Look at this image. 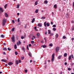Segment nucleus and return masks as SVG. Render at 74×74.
<instances>
[{
  "label": "nucleus",
  "mask_w": 74,
  "mask_h": 74,
  "mask_svg": "<svg viewBox=\"0 0 74 74\" xmlns=\"http://www.w3.org/2000/svg\"><path fill=\"white\" fill-rule=\"evenodd\" d=\"M31 43H32V44H34V42L33 41H31Z\"/></svg>",
  "instance_id": "09e8293b"
},
{
  "label": "nucleus",
  "mask_w": 74,
  "mask_h": 74,
  "mask_svg": "<svg viewBox=\"0 0 74 74\" xmlns=\"http://www.w3.org/2000/svg\"><path fill=\"white\" fill-rule=\"evenodd\" d=\"M38 9H37L35 11V13H36V14H37V13H38Z\"/></svg>",
  "instance_id": "2eb2a0df"
},
{
  "label": "nucleus",
  "mask_w": 74,
  "mask_h": 74,
  "mask_svg": "<svg viewBox=\"0 0 74 74\" xmlns=\"http://www.w3.org/2000/svg\"><path fill=\"white\" fill-rule=\"evenodd\" d=\"M1 37L2 38H4V36L2 34L1 35Z\"/></svg>",
  "instance_id": "2f4dec72"
},
{
  "label": "nucleus",
  "mask_w": 74,
  "mask_h": 74,
  "mask_svg": "<svg viewBox=\"0 0 74 74\" xmlns=\"http://www.w3.org/2000/svg\"><path fill=\"white\" fill-rule=\"evenodd\" d=\"M67 63L66 62L65 63V65H67Z\"/></svg>",
  "instance_id": "bf43d9fd"
},
{
  "label": "nucleus",
  "mask_w": 74,
  "mask_h": 74,
  "mask_svg": "<svg viewBox=\"0 0 74 74\" xmlns=\"http://www.w3.org/2000/svg\"><path fill=\"white\" fill-rule=\"evenodd\" d=\"M61 58H62V56H60L58 57V59H61Z\"/></svg>",
  "instance_id": "c85d7f7f"
},
{
  "label": "nucleus",
  "mask_w": 74,
  "mask_h": 74,
  "mask_svg": "<svg viewBox=\"0 0 74 74\" xmlns=\"http://www.w3.org/2000/svg\"><path fill=\"white\" fill-rule=\"evenodd\" d=\"M32 46V45H31V44H30L29 45V47H31Z\"/></svg>",
  "instance_id": "680f3d73"
},
{
  "label": "nucleus",
  "mask_w": 74,
  "mask_h": 74,
  "mask_svg": "<svg viewBox=\"0 0 74 74\" xmlns=\"http://www.w3.org/2000/svg\"><path fill=\"white\" fill-rule=\"evenodd\" d=\"M73 7H74V3L73 2Z\"/></svg>",
  "instance_id": "774afa93"
},
{
  "label": "nucleus",
  "mask_w": 74,
  "mask_h": 74,
  "mask_svg": "<svg viewBox=\"0 0 74 74\" xmlns=\"http://www.w3.org/2000/svg\"><path fill=\"white\" fill-rule=\"evenodd\" d=\"M16 39L17 40H18V36H16Z\"/></svg>",
  "instance_id": "49530a36"
},
{
  "label": "nucleus",
  "mask_w": 74,
  "mask_h": 74,
  "mask_svg": "<svg viewBox=\"0 0 74 74\" xmlns=\"http://www.w3.org/2000/svg\"><path fill=\"white\" fill-rule=\"evenodd\" d=\"M54 8H55V9H56V8H57V6L56 5H54Z\"/></svg>",
  "instance_id": "aec40b11"
},
{
  "label": "nucleus",
  "mask_w": 74,
  "mask_h": 74,
  "mask_svg": "<svg viewBox=\"0 0 74 74\" xmlns=\"http://www.w3.org/2000/svg\"><path fill=\"white\" fill-rule=\"evenodd\" d=\"M72 30H74V27H72Z\"/></svg>",
  "instance_id": "864d4df0"
},
{
  "label": "nucleus",
  "mask_w": 74,
  "mask_h": 74,
  "mask_svg": "<svg viewBox=\"0 0 74 74\" xmlns=\"http://www.w3.org/2000/svg\"><path fill=\"white\" fill-rule=\"evenodd\" d=\"M33 38H34V39H35V36H33Z\"/></svg>",
  "instance_id": "69168bd1"
},
{
  "label": "nucleus",
  "mask_w": 74,
  "mask_h": 74,
  "mask_svg": "<svg viewBox=\"0 0 74 74\" xmlns=\"http://www.w3.org/2000/svg\"><path fill=\"white\" fill-rule=\"evenodd\" d=\"M25 73H27V70H25Z\"/></svg>",
  "instance_id": "5fc2aeb1"
},
{
  "label": "nucleus",
  "mask_w": 74,
  "mask_h": 74,
  "mask_svg": "<svg viewBox=\"0 0 74 74\" xmlns=\"http://www.w3.org/2000/svg\"><path fill=\"white\" fill-rule=\"evenodd\" d=\"M37 37H40V34L38 33L37 34Z\"/></svg>",
  "instance_id": "f8f14e48"
},
{
  "label": "nucleus",
  "mask_w": 74,
  "mask_h": 74,
  "mask_svg": "<svg viewBox=\"0 0 74 74\" xmlns=\"http://www.w3.org/2000/svg\"><path fill=\"white\" fill-rule=\"evenodd\" d=\"M41 19H45V17H42L41 18Z\"/></svg>",
  "instance_id": "58836bf2"
},
{
  "label": "nucleus",
  "mask_w": 74,
  "mask_h": 74,
  "mask_svg": "<svg viewBox=\"0 0 74 74\" xmlns=\"http://www.w3.org/2000/svg\"><path fill=\"white\" fill-rule=\"evenodd\" d=\"M68 70L69 71H71V68H69L68 69Z\"/></svg>",
  "instance_id": "72a5a7b5"
},
{
  "label": "nucleus",
  "mask_w": 74,
  "mask_h": 74,
  "mask_svg": "<svg viewBox=\"0 0 74 74\" xmlns=\"http://www.w3.org/2000/svg\"><path fill=\"white\" fill-rule=\"evenodd\" d=\"M63 39H66V37L65 36H64L63 37Z\"/></svg>",
  "instance_id": "4c0bfd02"
},
{
  "label": "nucleus",
  "mask_w": 74,
  "mask_h": 74,
  "mask_svg": "<svg viewBox=\"0 0 74 74\" xmlns=\"http://www.w3.org/2000/svg\"><path fill=\"white\" fill-rule=\"evenodd\" d=\"M2 62H7V60L5 59H3L2 60Z\"/></svg>",
  "instance_id": "1a4fd4ad"
},
{
  "label": "nucleus",
  "mask_w": 74,
  "mask_h": 74,
  "mask_svg": "<svg viewBox=\"0 0 74 74\" xmlns=\"http://www.w3.org/2000/svg\"><path fill=\"white\" fill-rule=\"evenodd\" d=\"M14 49H16L17 48V46H16V45H15L14 46Z\"/></svg>",
  "instance_id": "412c9836"
},
{
  "label": "nucleus",
  "mask_w": 74,
  "mask_h": 74,
  "mask_svg": "<svg viewBox=\"0 0 74 74\" xmlns=\"http://www.w3.org/2000/svg\"><path fill=\"white\" fill-rule=\"evenodd\" d=\"M6 22L7 19L5 18H4L2 21V26H4L5 25V24Z\"/></svg>",
  "instance_id": "f257e3e1"
},
{
  "label": "nucleus",
  "mask_w": 74,
  "mask_h": 74,
  "mask_svg": "<svg viewBox=\"0 0 74 74\" xmlns=\"http://www.w3.org/2000/svg\"><path fill=\"white\" fill-rule=\"evenodd\" d=\"M21 39H23V38H24V36H21Z\"/></svg>",
  "instance_id": "8fccbe9b"
},
{
  "label": "nucleus",
  "mask_w": 74,
  "mask_h": 74,
  "mask_svg": "<svg viewBox=\"0 0 74 74\" xmlns=\"http://www.w3.org/2000/svg\"><path fill=\"white\" fill-rule=\"evenodd\" d=\"M43 47V48H46V46L45 45L41 46V47Z\"/></svg>",
  "instance_id": "bb28decb"
},
{
  "label": "nucleus",
  "mask_w": 74,
  "mask_h": 74,
  "mask_svg": "<svg viewBox=\"0 0 74 74\" xmlns=\"http://www.w3.org/2000/svg\"><path fill=\"white\" fill-rule=\"evenodd\" d=\"M0 11H1V12H3V9H2V8H0Z\"/></svg>",
  "instance_id": "ddd939ff"
},
{
  "label": "nucleus",
  "mask_w": 74,
  "mask_h": 74,
  "mask_svg": "<svg viewBox=\"0 0 74 74\" xmlns=\"http://www.w3.org/2000/svg\"><path fill=\"white\" fill-rule=\"evenodd\" d=\"M71 57L72 59H74V56H73V55H71Z\"/></svg>",
  "instance_id": "f704fd0d"
},
{
  "label": "nucleus",
  "mask_w": 74,
  "mask_h": 74,
  "mask_svg": "<svg viewBox=\"0 0 74 74\" xmlns=\"http://www.w3.org/2000/svg\"><path fill=\"white\" fill-rule=\"evenodd\" d=\"M22 49H23V50H24V49H25V48L24 47H23L22 48Z\"/></svg>",
  "instance_id": "e2e57ef3"
},
{
  "label": "nucleus",
  "mask_w": 74,
  "mask_h": 74,
  "mask_svg": "<svg viewBox=\"0 0 74 74\" xmlns=\"http://www.w3.org/2000/svg\"><path fill=\"white\" fill-rule=\"evenodd\" d=\"M51 25H53V22H51Z\"/></svg>",
  "instance_id": "338daca9"
},
{
  "label": "nucleus",
  "mask_w": 74,
  "mask_h": 74,
  "mask_svg": "<svg viewBox=\"0 0 74 74\" xmlns=\"http://www.w3.org/2000/svg\"><path fill=\"white\" fill-rule=\"evenodd\" d=\"M34 21H35V19L34 18H33V19L32 21V23H34Z\"/></svg>",
  "instance_id": "a211bd4d"
},
{
  "label": "nucleus",
  "mask_w": 74,
  "mask_h": 74,
  "mask_svg": "<svg viewBox=\"0 0 74 74\" xmlns=\"http://www.w3.org/2000/svg\"><path fill=\"white\" fill-rule=\"evenodd\" d=\"M34 29H35V30H36V29H37V27H34Z\"/></svg>",
  "instance_id": "052dcab7"
},
{
  "label": "nucleus",
  "mask_w": 74,
  "mask_h": 74,
  "mask_svg": "<svg viewBox=\"0 0 74 74\" xmlns=\"http://www.w3.org/2000/svg\"><path fill=\"white\" fill-rule=\"evenodd\" d=\"M52 16H53V15H54V13L53 12H52Z\"/></svg>",
  "instance_id": "c03bdc74"
},
{
  "label": "nucleus",
  "mask_w": 74,
  "mask_h": 74,
  "mask_svg": "<svg viewBox=\"0 0 74 74\" xmlns=\"http://www.w3.org/2000/svg\"><path fill=\"white\" fill-rule=\"evenodd\" d=\"M41 24H39L38 25V26L39 27H41Z\"/></svg>",
  "instance_id": "7c9ffc66"
},
{
  "label": "nucleus",
  "mask_w": 74,
  "mask_h": 74,
  "mask_svg": "<svg viewBox=\"0 0 74 74\" xmlns=\"http://www.w3.org/2000/svg\"><path fill=\"white\" fill-rule=\"evenodd\" d=\"M53 33H50V37H51L52 36H53Z\"/></svg>",
  "instance_id": "b1692460"
},
{
  "label": "nucleus",
  "mask_w": 74,
  "mask_h": 74,
  "mask_svg": "<svg viewBox=\"0 0 74 74\" xmlns=\"http://www.w3.org/2000/svg\"><path fill=\"white\" fill-rule=\"evenodd\" d=\"M20 5L19 4H18V5H17V8H19V6Z\"/></svg>",
  "instance_id": "c756f323"
},
{
  "label": "nucleus",
  "mask_w": 74,
  "mask_h": 74,
  "mask_svg": "<svg viewBox=\"0 0 74 74\" xmlns=\"http://www.w3.org/2000/svg\"><path fill=\"white\" fill-rule=\"evenodd\" d=\"M7 8V4H6L4 6V8L5 9Z\"/></svg>",
  "instance_id": "a19ab883"
},
{
  "label": "nucleus",
  "mask_w": 74,
  "mask_h": 74,
  "mask_svg": "<svg viewBox=\"0 0 74 74\" xmlns=\"http://www.w3.org/2000/svg\"><path fill=\"white\" fill-rule=\"evenodd\" d=\"M16 64L17 65H18V63H19V61H18V60H16Z\"/></svg>",
  "instance_id": "9d476101"
},
{
  "label": "nucleus",
  "mask_w": 74,
  "mask_h": 74,
  "mask_svg": "<svg viewBox=\"0 0 74 74\" xmlns=\"http://www.w3.org/2000/svg\"><path fill=\"white\" fill-rule=\"evenodd\" d=\"M3 55H5V52H4L3 53Z\"/></svg>",
  "instance_id": "0e129e2a"
},
{
  "label": "nucleus",
  "mask_w": 74,
  "mask_h": 74,
  "mask_svg": "<svg viewBox=\"0 0 74 74\" xmlns=\"http://www.w3.org/2000/svg\"><path fill=\"white\" fill-rule=\"evenodd\" d=\"M71 56H70L69 58V60H71Z\"/></svg>",
  "instance_id": "a878e982"
},
{
  "label": "nucleus",
  "mask_w": 74,
  "mask_h": 74,
  "mask_svg": "<svg viewBox=\"0 0 74 74\" xmlns=\"http://www.w3.org/2000/svg\"><path fill=\"white\" fill-rule=\"evenodd\" d=\"M29 55L30 57H32V53L30 52L29 53Z\"/></svg>",
  "instance_id": "6e6552de"
},
{
  "label": "nucleus",
  "mask_w": 74,
  "mask_h": 74,
  "mask_svg": "<svg viewBox=\"0 0 74 74\" xmlns=\"http://www.w3.org/2000/svg\"><path fill=\"white\" fill-rule=\"evenodd\" d=\"M8 65L9 66H11L13 64V63L11 62H10L8 63Z\"/></svg>",
  "instance_id": "423d86ee"
},
{
  "label": "nucleus",
  "mask_w": 74,
  "mask_h": 74,
  "mask_svg": "<svg viewBox=\"0 0 74 74\" xmlns=\"http://www.w3.org/2000/svg\"><path fill=\"white\" fill-rule=\"evenodd\" d=\"M20 21V20H19V18H18V19H17L18 22H19Z\"/></svg>",
  "instance_id": "79ce46f5"
},
{
  "label": "nucleus",
  "mask_w": 74,
  "mask_h": 74,
  "mask_svg": "<svg viewBox=\"0 0 74 74\" xmlns=\"http://www.w3.org/2000/svg\"><path fill=\"white\" fill-rule=\"evenodd\" d=\"M12 37L11 38V41L12 42H13L14 44L15 41V36L14 35H12Z\"/></svg>",
  "instance_id": "f03ea898"
},
{
  "label": "nucleus",
  "mask_w": 74,
  "mask_h": 74,
  "mask_svg": "<svg viewBox=\"0 0 74 74\" xmlns=\"http://www.w3.org/2000/svg\"><path fill=\"white\" fill-rule=\"evenodd\" d=\"M53 46V45L52 43H50L49 45V47H52Z\"/></svg>",
  "instance_id": "4be33fe9"
},
{
  "label": "nucleus",
  "mask_w": 74,
  "mask_h": 74,
  "mask_svg": "<svg viewBox=\"0 0 74 74\" xmlns=\"http://www.w3.org/2000/svg\"><path fill=\"white\" fill-rule=\"evenodd\" d=\"M35 4V5H37V4H38V1H36Z\"/></svg>",
  "instance_id": "4468645a"
},
{
  "label": "nucleus",
  "mask_w": 74,
  "mask_h": 74,
  "mask_svg": "<svg viewBox=\"0 0 74 74\" xmlns=\"http://www.w3.org/2000/svg\"><path fill=\"white\" fill-rule=\"evenodd\" d=\"M15 53L16 55H17L18 54V53L16 51L15 52Z\"/></svg>",
  "instance_id": "ea45409f"
},
{
  "label": "nucleus",
  "mask_w": 74,
  "mask_h": 74,
  "mask_svg": "<svg viewBox=\"0 0 74 74\" xmlns=\"http://www.w3.org/2000/svg\"><path fill=\"white\" fill-rule=\"evenodd\" d=\"M53 27H56V25H54L53 26Z\"/></svg>",
  "instance_id": "37998d69"
},
{
  "label": "nucleus",
  "mask_w": 74,
  "mask_h": 74,
  "mask_svg": "<svg viewBox=\"0 0 74 74\" xmlns=\"http://www.w3.org/2000/svg\"><path fill=\"white\" fill-rule=\"evenodd\" d=\"M56 52H58L59 51V47H56Z\"/></svg>",
  "instance_id": "20e7f679"
},
{
  "label": "nucleus",
  "mask_w": 74,
  "mask_h": 74,
  "mask_svg": "<svg viewBox=\"0 0 74 74\" xmlns=\"http://www.w3.org/2000/svg\"><path fill=\"white\" fill-rule=\"evenodd\" d=\"M55 56V53H54L52 55V58L51 59V62H53V61H54V56Z\"/></svg>",
  "instance_id": "7ed1b4c3"
},
{
  "label": "nucleus",
  "mask_w": 74,
  "mask_h": 74,
  "mask_svg": "<svg viewBox=\"0 0 74 74\" xmlns=\"http://www.w3.org/2000/svg\"><path fill=\"white\" fill-rule=\"evenodd\" d=\"M55 36H56V38H58V37H59V35H58V34H57Z\"/></svg>",
  "instance_id": "9b49d317"
},
{
  "label": "nucleus",
  "mask_w": 74,
  "mask_h": 74,
  "mask_svg": "<svg viewBox=\"0 0 74 74\" xmlns=\"http://www.w3.org/2000/svg\"><path fill=\"white\" fill-rule=\"evenodd\" d=\"M3 50L4 51H7V48H6V47H5L4 48H3Z\"/></svg>",
  "instance_id": "393cba45"
},
{
  "label": "nucleus",
  "mask_w": 74,
  "mask_h": 74,
  "mask_svg": "<svg viewBox=\"0 0 74 74\" xmlns=\"http://www.w3.org/2000/svg\"><path fill=\"white\" fill-rule=\"evenodd\" d=\"M8 51H11V49L10 48V47H8Z\"/></svg>",
  "instance_id": "a18cd8bd"
},
{
  "label": "nucleus",
  "mask_w": 74,
  "mask_h": 74,
  "mask_svg": "<svg viewBox=\"0 0 74 74\" xmlns=\"http://www.w3.org/2000/svg\"><path fill=\"white\" fill-rule=\"evenodd\" d=\"M44 3H45L46 4H48V1L47 0H45L44 1Z\"/></svg>",
  "instance_id": "dca6fc26"
},
{
  "label": "nucleus",
  "mask_w": 74,
  "mask_h": 74,
  "mask_svg": "<svg viewBox=\"0 0 74 74\" xmlns=\"http://www.w3.org/2000/svg\"><path fill=\"white\" fill-rule=\"evenodd\" d=\"M19 62L21 63V60H19Z\"/></svg>",
  "instance_id": "4d7b16f0"
},
{
  "label": "nucleus",
  "mask_w": 74,
  "mask_h": 74,
  "mask_svg": "<svg viewBox=\"0 0 74 74\" xmlns=\"http://www.w3.org/2000/svg\"><path fill=\"white\" fill-rule=\"evenodd\" d=\"M27 50H29V47H28V45H27Z\"/></svg>",
  "instance_id": "3c124183"
},
{
  "label": "nucleus",
  "mask_w": 74,
  "mask_h": 74,
  "mask_svg": "<svg viewBox=\"0 0 74 74\" xmlns=\"http://www.w3.org/2000/svg\"><path fill=\"white\" fill-rule=\"evenodd\" d=\"M32 62H33V60H31L30 61V63H32Z\"/></svg>",
  "instance_id": "6e6d98bb"
},
{
  "label": "nucleus",
  "mask_w": 74,
  "mask_h": 74,
  "mask_svg": "<svg viewBox=\"0 0 74 74\" xmlns=\"http://www.w3.org/2000/svg\"><path fill=\"white\" fill-rule=\"evenodd\" d=\"M67 53H65L64 54V57H66V56H67Z\"/></svg>",
  "instance_id": "f3484780"
},
{
  "label": "nucleus",
  "mask_w": 74,
  "mask_h": 74,
  "mask_svg": "<svg viewBox=\"0 0 74 74\" xmlns=\"http://www.w3.org/2000/svg\"><path fill=\"white\" fill-rule=\"evenodd\" d=\"M14 30H15V28H13L12 29V32H14Z\"/></svg>",
  "instance_id": "473e14b6"
},
{
  "label": "nucleus",
  "mask_w": 74,
  "mask_h": 74,
  "mask_svg": "<svg viewBox=\"0 0 74 74\" xmlns=\"http://www.w3.org/2000/svg\"><path fill=\"white\" fill-rule=\"evenodd\" d=\"M21 44V41H20V40L18 41V42H17V45H20Z\"/></svg>",
  "instance_id": "39448f33"
},
{
  "label": "nucleus",
  "mask_w": 74,
  "mask_h": 74,
  "mask_svg": "<svg viewBox=\"0 0 74 74\" xmlns=\"http://www.w3.org/2000/svg\"><path fill=\"white\" fill-rule=\"evenodd\" d=\"M66 18H68V17H69V15H68V14H66Z\"/></svg>",
  "instance_id": "de8ad7c7"
},
{
  "label": "nucleus",
  "mask_w": 74,
  "mask_h": 74,
  "mask_svg": "<svg viewBox=\"0 0 74 74\" xmlns=\"http://www.w3.org/2000/svg\"><path fill=\"white\" fill-rule=\"evenodd\" d=\"M48 34H51V31H50V30H48Z\"/></svg>",
  "instance_id": "cd10ccee"
},
{
  "label": "nucleus",
  "mask_w": 74,
  "mask_h": 74,
  "mask_svg": "<svg viewBox=\"0 0 74 74\" xmlns=\"http://www.w3.org/2000/svg\"><path fill=\"white\" fill-rule=\"evenodd\" d=\"M5 17H6V18L8 17V14H7V13H6L5 14Z\"/></svg>",
  "instance_id": "0eeeda50"
},
{
  "label": "nucleus",
  "mask_w": 74,
  "mask_h": 74,
  "mask_svg": "<svg viewBox=\"0 0 74 74\" xmlns=\"http://www.w3.org/2000/svg\"><path fill=\"white\" fill-rule=\"evenodd\" d=\"M47 25V26H49V24L48 23H46Z\"/></svg>",
  "instance_id": "c9c22d12"
},
{
  "label": "nucleus",
  "mask_w": 74,
  "mask_h": 74,
  "mask_svg": "<svg viewBox=\"0 0 74 74\" xmlns=\"http://www.w3.org/2000/svg\"><path fill=\"white\" fill-rule=\"evenodd\" d=\"M71 40H72V41H74V38H71Z\"/></svg>",
  "instance_id": "13d9d810"
},
{
  "label": "nucleus",
  "mask_w": 74,
  "mask_h": 74,
  "mask_svg": "<svg viewBox=\"0 0 74 74\" xmlns=\"http://www.w3.org/2000/svg\"><path fill=\"white\" fill-rule=\"evenodd\" d=\"M46 23H47V21L45 22L44 23V26H45V27H46L47 26V25H46Z\"/></svg>",
  "instance_id": "6ab92c4d"
},
{
  "label": "nucleus",
  "mask_w": 74,
  "mask_h": 74,
  "mask_svg": "<svg viewBox=\"0 0 74 74\" xmlns=\"http://www.w3.org/2000/svg\"><path fill=\"white\" fill-rule=\"evenodd\" d=\"M56 28H53V31H56Z\"/></svg>",
  "instance_id": "e433bc0d"
},
{
  "label": "nucleus",
  "mask_w": 74,
  "mask_h": 74,
  "mask_svg": "<svg viewBox=\"0 0 74 74\" xmlns=\"http://www.w3.org/2000/svg\"><path fill=\"white\" fill-rule=\"evenodd\" d=\"M12 22L13 23H15V21H14V20H12Z\"/></svg>",
  "instance_id": "603ef678"
},
{
  "label": "nucleus",
  "mask_w": 74,
  "mask_h": 74,
  "mask_svg": "<svg viewBox=\"0 0 74 74\" xmlns=\"http://www.w3.org/2000/svg\"><path fill=\"white\" fill-rule=\"evenodd\" d=\"M21 59H22V60H23L24 59V58H25V57H21Z\"/></svg>",
  "instance_id": "5701e85b"
}]
</instances>
